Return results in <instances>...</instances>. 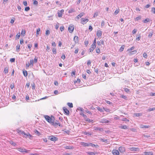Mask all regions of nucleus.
<instances>
[{
  "label": "nucleus",
  "instance_id": "obj_61",
  "mask_svg": "<svg viewBox=\"0 0 155 155\" xmlns=\"http://www.w3.org/2000/svg\"><path fill=\"white\" fill-rule=\"evenodd\" d=\"M32 86V89H35V84L34 83H33V84H31Z\"/></svg>",
  "mask_w": 155,
  "mask_h": 155
},
{
  "label": "nucleus",
  "instance_id": "obj_37",
  "mask_svg": "<svg viewBox=\"0 0 155 155\" xmlns=\"http://www.w3.org/2000/svg\"><path fill=\"white\" fill-rule=\"evenodd\" d=\"M20 49V45H17L16 46V50L18 52L19 51Z\"/></svg>",
  "mask_w": 155,
  "mask_h": 155
},
{
  "label": "nucleus",
  "instance_id": "obj_60",
  "mask_svg": "<svg viewBox=\"0 0 155 155\" xmlns=\"http://www.w3.org/2000/svg\"><path fill=\"white\" fill-rule=\"evenodd\" d=\"M10 143L11 145H13V146H15L16 145V143H15L14 142H13V141H11L10 142Z\"/></svg>",
  "mask_w": 155,
  "mask_h": 155
},
{
  "label": "nucleus",
  "instance_id": "obj_49",
  "mask_svg": "<svg viewBox=\"0 0 155 155\" xmlns=\"http://www.w3.org/2000/svg\"><path fill=\"white\" fill-rule=\"evenodd\" d=\"M141 16H139L138 17H137L136 18H135V20H137V21H138L140 19H141Z\"/></svg>",
  "mask_w": 155,
  "mask_h": 155
},
{
  "label": "nucleus",
  "instance_id": "obj_46",
  "mask_svg": "<svg viewBox=\"0 0 155 155\" xmlns=\"http://www.w3.org/2000/svg\"><path fill=\"white\" fill-rule=\"evenodd\" d=\"M155 110V108H150L148 109V111H153Z\"/></svg>",
  "mask_w": 155,
  "mask_h": 155
},
{
  "label": "nucleus",
  "instance_id": "obj_33",
  "mask_svg": "<svg viewBox=\"0 0 155 155\" xmlns=\"http://www.w3.org/2000/svg\"><path fill=\"white\" fill-rule=\"evenodd\" d=\"M134 115L136 117H139L142 116V114L140 113H134Z\"/></svg>",
  "mask_w": 155,
  "mask_h": 155
},
{
  "label": "nucleus",
  "instance_id": "obj_16",
  "mask_svg": "<svg viewBox=\"0 0 155 155\" xmlns=\"http://www.w3.org/2000/svg\"><path fill=\"white\" fill-rule=\"evenodd\" d=\"M102 35L101 31H98L97 32V35L99 37H101Z\"/></svg>",
  "mask_w": 155,
  "mask_h": 155
},
{
  "label": "nucleus",
  "instance_id": "obj_22",
  "mask_svg": "<svg viewBox=\"0 0 155 155\" xmlns=\"http://www.w3.org/2000/svg\"><path fill=\"white\" fill-rule=\"evenodd\" d=\"M136 53L137 51L136 50H134V51H131L130 52V53H129V55H131L134 54H136Z\"/></svg>",
  "mask_w": 155,
  "mask_h": 155
},
{
  "label": "nucleus",
  "instance_id": "obj_54",
  "mask_svg": "<svg viewBox=\"0 0 155 155\" xmlns=\"http://www.w3.org/2000/svg\"><path fill=\"white\" fill-rule=\"evenodd\" d=\"M124 91L126 92H127V93H128L130 91L129 89L127 88H124Z\"/></svg>",
  "mask_w": 155,
  "mask_h": 155
},
{
  "label": "nucleus",
  "instance_id": "obj_13",
  "mask_svg": "<svg viewBox=\"0 0 155 155\" xmlns=\"http://www.w3.org/2000/svg\"><path fill=\"white\" fill-rule=\"evenodd\" d=\"M143 155H153V154L152 152H144Z\"/></svg>",
  "mask_w": 155,
  "mask_h": 155
},
{
  "label": "nucleus",
  "instance_id": "obj_50",
  "mask_svg": "<svg viewBox=\"0 0 155 155\" xmlns=\"http://www.w3.org/2000/svg\"><path fill=\"white\" fill-rule=\"evenodd\" d=\"M40 31V28H39L37 30L36 34L37 35L39 34V32Z\"/></svg>",
  "mask_w": 155,
  "mask_h": 155
},
{
  "label": "nucleus",
  "instance_id": "obj_8",
  "mask_svg": "<svg viewBox=\"0 0 155 155\" xmlns=\"http://www.w3.org/2000/svg\"><path fill=\"white\" fill-rule=\"evenodd\" d=\"M81 144L84 147H89L90 146V143H86L84 142L81 143Z\"/></svg>",
  "mask_w": 155,
  "mask_h": 155
},
{
  "label": "nucleus",
  "instance_id": "obj_26",
  "mask_svg": "<svg viewBox=\"0 0 155 155\" xmlns=\"http://www.w3.org/2000/svg\"><path fill=\"white\" fill-rule=\"evenodd\" d=\"M20 36V33L19 32L17 34L15 38V39L17 40L19 38Z\"/></svg>",
  "mask_w": 155,
  "mask_h": 155
},
{
  "label": "nucleus",
  "instance_id": "obj_21",
  "mask_svg": "<svg viewBox=\"0 0 155 155\" xmlns=\"http://www.w3.org/2000/svg\"><path fill=\"white\" fill-rule=\"evenodd\" d=\"M125 46L124 45H122L121 46V47H120V49L119 51L120 52H122V51L124 48Z\"/></svg>",
  "mask_w": 155,
  "mask_h": 155
},
{
  "label": "nucleus",
  "instance_id": "obj_9",
  "mask_svg": "<svg viewBox=\"0 0 155 155\" xmlns=\"http://www.w3.org/2000/svg\"><path fill=\"white\" fill-rule=\"evenodd\" d=\"M112 153L114 155H119V151L116 150H114L112 151Z\"/></svg>",
  "mask_w": 155,
  "mask_h": 155
},
{
  "label": "nucleus",
  "instance_id": "obj_18",
  "mask_svg": "<svg viewBox=\"0 0 155 155\" xmlns=\"http://www.w3.org/2000/svg\"><path fill=\"white\" fill-rule=\"evenodd\" d=\"M74 40L75 43H77L78 41V37L77 36H74Z\"/></svg>",
  "mask_w": 155,
  "mask_h": 155
},
{
  "label": "nucleus",
  "instance_id": "obj_17",
  "mask_svg": "<svg viewBox=\"0 0 155 155\" xmlns=\"http://www.w3.org/2000/svg\"><path fill=\"white\" fill-rule=\"evenodd\" d=\"M90 146H91L93 147H95L96 148H97L99 147L98 145L97 144L95 145L91 143H90Z\"/></svg>",
  "mask_w": 155,
  "mask_h": 155
},
{
  "label": "nucleus",
  "instance_id": "obj_1",
  "mask_svg": "<svg viewBox=\"0 0 155 155\" xmlns=\"http://www.w3.org/2000/svg\"><path fill=\"white\" fill-rule=\"evenodd\" d=\"M44 117L45 120L49 123L51 124L52 121H53L54 120V117L51 116V117L48 115H45Z\"/></svg>",
  "mask_w": 155,
  "mask_h": 155
},
{
  "label": "nucleus",
  "instance_id": "obj_25",
  "mask_svg": "<svg viewBox=\"0 0 155 155\" xmlns=\"http://www.w3.org/2000/svg\"><path fill=\"white\" fill-rule=\"evenodd\" d=\"M153 31H151V32H149L148 37H149V38L151 37L153 34Z\"/></svg>",
  "mask_w": 155,
  "mask_h": 155
},
{
  "label": "nucleus",
  "instance_id": "obj_59",
  "mask_svg": "<svg viewBox=\"0 0 155 155\" xmlns=\"http://www.w3.org/2000/svg\"><path fill=\"white\" fill-rule=\"evenodd\" d=\"M81 80L79 79H78L77 81H74V83L75 84L77 82L80 83Z\"/></svg>",
  "mask_w": 155,
  "mask_h": 155
},
{
  "label": "nucleus",
  "instance_id": "obj_2",
  "mask_svg": "<svg viewBox=\"0 0 155 155\" xmlns=\"http://www.w3.org/2000/svg\"><path fill=\"white\" fill-rule=\"evenodd\" d=\"M17 150L18 151L22 153L25 152L26 153H28L29 151H30V150H26L25 148L22 147L18 148H17Z\"/></svg>",
  "mask_w": 155,
  "mask_h": 155
},
{
  "label": "nucleus",
  "instance_id": "obj_51",
  "mask_svg": "<svg viewBox=\"0 0 155 155\" xmlns=\"http://www.w3.org/2000/svg\"><path fill=\"white\" fill-rule=\"evenodd\" d=\"M96 47V45L95 44H92V45H91V48H94V49Z\"/></svg>",
  "mask_w": 155,
  "mask_h": 155
},
{
  "label": "nucleus",
  "instance_id": "obj_58",
  "mask_svg": "<svg viewBox=\"0 0 155 155\" xmlns=\"http://www.w3.org/2000/svg\"><path fill=\"white\" fill-rule=\"evenodd\" d=\"M38 57H35L34 58V61L35 63H37L38 61Z\"/></svg>",
  "mask_w": 155,
  "mask_h": 155
},
{
  "label": "nucleus",
  "instance_id": "obj_41",
  "mask_svg": "<svg viewBox=\"0 0 155 155\" xmlns=\"http://www.w3.org/2000/svg\"><path fill=\"white\" fill-rule=\"evenodd\" d=\"M15 20V18H13L10 21V23L11 24H13Z\"/></svg>",
  "mask_w": 155,
  "mask_h": 155
},
{
  "label": "nucleus",
  "instance_id": "obj_3",
  "mask_svg": "<svg viewBox=\"0 0 155 155\" xmlns=\"http://www.w3.org/2000/svg\"><path fill=\"white\" fill-rule=\"evenodd\" d=\"M81 23L82 24L84 25L89 21L87 18H82L81 19Z\"/></svg>",
  "mask_w": 155,
  "mask_h": 155
},
{
  "label": "nucleus",
  "instance_id": "obj_39",
  "mask_svg": "<svg viewBox=\"0 0 155 155\" xmlns=\"http://www.w3.org/2000/svg\"><path fill=\"white\" fill-rule=\"evenodd\" d=\"M141 35H139L138 36H137V37L136 38V40H137V41H139L140 39V38H141Z\"/></svg>",
  "mask_w": 155,
  "mask_h": 155
},
{
  "label": "nucleus",
  "instance_id": "obj_15",
  "mask_svg": "<svg viewBox=\"0 0 155 155\" xmlns=\"http://www.w3.org/2000/svg\"><path fill=\"white\" fill-rule=\"evenodd\" d=\"M18 133L20 134H22V135H25V132L24 131H21V130H17Z\"/></svg>",
  "mask_w": 155,
  "mask_h": 155
},
{
  "label": "nucleus",
  "instance_id": "obj_6",
  "mask_svg": "<svg viewBox=\"0 0 155 155\" xmlns=\"http://www.w3.org/2000/svg\"><path fill=\"white\" fill-rule=\"evenodd\" d=\"M49 139L51 141H54L58 140V138L53 136L49 137Z\"/></svg>",
  "mask_w": 155,
  "mask_h": 155
},
{
  "label": "nucleus",
  "instance_id": "obj_64",
  "mask_svg": "<svg viewBox=\"0 0 155 155\" xmlns=\"http://www.w3.org/2000/svg\"><path fill=\"white\" fill-rule=\"evenodd\" d=\"M64 29V26H61L60 28V30L61 31H62Z\"/></svg>",
  "mask_w": 155,
  "mask_h": 155
},
{
  "label": "nucleus",
  "instance_id": "obj_44",
  "mask_svg": "<svg viewBox=\"0 0 155 155\" xmlns=\"http://www.w3.org/2000/svg\"><path fill=\"white\" fill-rule=\"evenodd\" d=\"M15 61V59L14 58H12L10 59V61L11 62H14Z\"/></svg>",
  "mask_w": 155,
  "mask_h": 155
},
{
  "label": "nucleus",
  "instance_id": "obj_4",
  "mask_svg": "<svg viewBox=\"0 0 155 155\" xmlns=\"http://www.w3.org/2000/svg\"><path fill=\"white\" fill-rule=\"evenodd\" d=\"M54 122V120L53 121H52V122L51 123V124L52 125H53L55 127L57 126V125H58L60 127L61 126V124H60L58 122V121L56 120V122Z\"/></svg>",
  "mask_w": 155,
  "mask_h": 155
},
{
  "label": "nucleus",
  "instance_id": "obj_53",
  "mask_svg": "<svg viewBox=\"0 0 155 155\" xmlns=\"http://www.w3.org/2000/svg\"><path fill=\"white\" fill-rule=\"evenodd\" d=\"M143 57H144L145 58H147V54L146 53H144L143 54Z\"/></svg>",
  "mask_w": 155,
  "mask_h": 155
},
{
  "label": "nucleus",
  "instance_id": "obj_38",
  "mask_svg": "<svg viewBox=\"0 0 155 155\" xmlns=\"http://www.w3.org/2000/svg\"><path fill=\"white\" fill-rule=\"evenodd\" d=\"M150 126H146V125H143L142 127H141V128H148L149 127H150Z\"/></svg>",
  "mask_w": 155,
  "mask_h": 155
},
{
  "label": "nucleus",
  "instance_id": "obj_5",
  "mask_svg": "<svg viewBox=\"0 0 155 155\" xmlns=\"http://www.w3.org/2000/svg\"><path fill=\"white\" fill-rule=\"evenodd\" d=\"M74 28L73 25H70L68 28V31L70 33H72L74 30Z\"/></svg>",
  "mask_w": 155,
  "mask_h": 155
},
{
  "label": "nucleus",
  "instance_id": "obj_55",
  "mask_svg": "<svg viewBox=\"0 0 155 155\" xmlns=\"http://www.w3.org/2000/svg\"><path fill=\"white\" fill-rule=\"evenodd\" d=\"M104 110H105L106 112H109L110 111V110L109 109L107 108H105L103 107Z\"/></svg>",
  "mask_w": 155,
  "mask_h": 155
},
{
  "label": "nucleus",
  "instance_id": "obj_31",
  "mask_svg": "<svg viewBox=\"0 0 155 155\" xmlns=\"http://www.w3.org/2000/svg\"><path fill=\"white\" fill-rule=\"evenodd\" d=\"M52 52L53 54H56V49L55 48L52 49Z\"/></svg>",
  "mask_w": 155,
  "mask_h": 155
},
{
  "label": "nucleus",
  "instance_id": "obj_10",
  "mask_svg": "<svg viewBox=\"0 0 155 155\" xmlns=\"http://www.w3.org/2000/svg\"><path fill=\"white\" fill-rule=\"evenodd\" d=\"M84 15V13H81L76 17L75 19H79L80 18H81Z\"/></svg>",
  "mask_w": 155,
  "mask_h": 155
},
{
  "label": "nucleus",
  "instance_id": "obj_57",
  "mask_svg": "<svg viewBox=\"0 0 155 155\" xmlns=\"http://www.w3.org/2000/svg\"><path fill=\"white\" fill-rule=\"evenodd\" d=\"M50 31L49 30H47L46 31L45 34L47 35H48L50 34Z\"/></svg>",
  "mask_w": 155,
  "mask_h": 155
},
{
  "label": "nucleus",
  "instance_id": "obj_11",
  "mask_svg": "<svg viewBox=\"0 0 155 155\" xmlns=\"http://www.w3.org/2000/svg\"><path fill=\"white\" fill-rule=\"evenodd\" d=\"M100 122L102 123H108L109 121L106 119H101Z\"/></svg>",
  "mask_w": 155,
  "mask_h": 155
},
{
  "label": "nucleus",
  "instance_id": "obj_27",
  "mask_svg": "<svg viewBox=\"0 0 155 155\" xmlns=\"http://www.w3.org/2000/svg\"><path fill=\"white\" fill-rule=\"evenodd\" d=\"M97 109L99 110V111L102 112L104 111V109L103 108L102 109V108H101L99 107H97Z\"/></svg>",
  "mask_w": 155,
  "mask_h": 155
},
{
  "label": "nucleus",
  "instance_id": "obj_48",
  "mask_svg": "<svg viewBox=\"0 0 155 155\" xmlns=\"http://www.w3.org/2000/svg\"><path fill=\"white\" fill-rule=\"evenodd\" d=\"M151 12H153L154 14H155V8L154 7L152 8Z\"/></svg>",
  "mask_w": 155,
  "mask_h": 155
},
{
  "label": "nucleus",
  "instance_id": "obj_34",
  "mask_svg": "<svg viewBox=\"0 0 155 155\" xmlns=\"http://www.w3.org/2000/svg\"><path fill=\"white\" fill-rule=\"evenodd\" d=\"M120 11L119 9H117L116 10L114 13V14L115 15H117L119 12Z\"/></svg>",
  "mask_w": 155,
  "mask_h": 155
},
{
  "label": "nucleus",
  "instance_id": "obj_35",
  "mask_svg": "<svg viewBox=\"0 0 155 155\" xmlns=\"http://www.w3.org/2000/svg\"><path fill=\"white\" fill-rule=\"evenodd\" d=\"M25 32H25V30H22L21 32V34L23 36H24L25 35Z\"/></svg>",
  "mask_w": 155,
  "mask_h": 155
},
{
  "label": "nucleus",
  "instance_id": "obj_20",
  "mask_svg": "<svg viewBox=\"0 0 155 155\" xmlns=\"http://www.w3.org/2000/svg\"><path fill=\"white\" fill-rule=\"evenodd\" d=\"M8 67H6L5 68V69H4V71L5 73L6 74H7V73H8Z\"/></svg>",
  "mask_w": 155,
  "mask_h": 155
},
{
  "label": "nucleus",
  "instance_id": "obj_52",
  "mask_svg": "<svg viewBox=\"0 0 155 155\" xmlns=\"http://www.w3.org/2000/svg\"><path fill=\"white\" fill-rule=\"evenodd\" d=\"M85 120L87 121H88L89 122H91L93 121L92 120H90L89 118H87Z\"/></svg>",
  "mask_w": 155,
  "mask_h": 155
},
{
  "label": "nucleus",
  "instance_id": "obj_23",
  "mask_svg": "<svg viewBox=\"0 0 155 155\" xmlns=\"http://www.w3.org/2000/svg\"><path fill=\"white\" fill-rule=\"evenodd\" d=\"M23 73L25 77L27 76L28 75V74H27V71H26L24 70V71H23Z\"/></svg>",
  "mask_w": 155,
  "mask_h": 155
},
{
  "label": "nucleus",
  "instance_id": "obj_42",
  "mask_svg": "<svg viewBox=\"0 0 155 155\" xmlns=\"http://www.w3.org/2000/svg\"><path fill=\"white\" fill-rule=\"evenodd\" d=\"M98 12L96 11V12L95 13L94 15V17H95L98 16Z\"/></svg>",
  "mask_w": 155,
  "mask_h": 155
},
{
  "label": "nucleus",
  "instance_id": "obj_24",
  "mask_svg": "<svg viewBox=\"0 0 155 155\" xmlns=\"http://www.w3.org/2000/svg\"><path fill=\"white\" fill-rule=\"evenodd\" d=\"M65 148L66 149H72L73 148V147L71 146H66L65 147Z\"/></svg>",
  "mask_w": 155,
  "mask_h": 155
},
{
  "label": "nucleus",
  "instance_id": "obj_12",
  "mask_svg": "<svg viewBox=\"0 0 155 155\" xmlns=\"http://www.w3.org/2000/svg\"><path fill=\"white\" fill-rule=\"evenodd\" d=\"M119 150L120 152L121 153H123L125 151V149L124 147H119Z\"/></svg>",
  "mask_w": 155,
  "mask_h": 155
},
{
  "label": "nucleus",
  "instance_id": "obj_47",
  "mask_svg": "<svg viewBox=\"0 0 155 155\" xmlns=\"http://www.w3.org/2000/svg\"><path fill=\"white\" fill-rule=\"evenodd\" d=\"M38 2L36 0H33V4L35 5H37L38 4Z\"/></svg>",
  "mask_w": 155,
  "mask_h": 155
},
{
  "label": "nucleus",
  "instance_id": "obj_63",
  "mask_svg": "<svg viewBox=\"0 0 155 155\" xmlns=\"http://www.w3.org/2000/svg\"><path fill=\"white\" fill-rule=\"evenodd\" d=\"M143 21L144 23H147L149 21V20L147 19H145L143 20Z\"/></svg>",
  "mask_w": 155,
  "mask_h": 155
},
{
  "label": "nucleus",
  "instance_id": "obj_45",
  "mask_svg": "<svg viewBox=\"0 0 155 155\" xmlns=\"http://www.w3.org/2000/svg\"><path fill=\"white\" fill-rule=\"evenodd\" d=\"M134 47H132L131 48L127 50V51H129V52H130L131 51L133 50L134 49Z\"/></svg>",
  "mask_w": 155,
  "mask_h": 155
},
{
  "label": "nucleus",
  "instance_id": "obj_14",
  "mask_svg": "<svg viewBox=\"0 0 155 155\" xmlns=\"http://www.w3.org/2000/svg\"><path fill=\"white\" fill-rule=\"evenodd\" d=\"M130 150L132 151H137L139 150L138 148L131 147L130 148Z\"/></svg>",
  "mask_w": 155,
  "mask_h": 155
},
{
  "label": "nucleus",
  "instance_id": "obj_36",
  "mask_svg": "<svg viewBox=\"0 0 155 155\" xmlns=\"http://www.w3.org/2000/svg\"><path fill=\"white\" fill-rule=\"evenodd\" d=\"M74 12H75V10L73 8H71L68 11V12L69 13H71Z\"/></svg>",
  "mask_w": 155,
  "mask_h": 155
},
{
  "label": "nucleus",
  "instance_id": "obj_29",
  "mask_svg": "<svg viewBox=\"0 0 155 155\" xmlns=\"http://www.w3.org/2000/svg\"><path fill=\"white\" fill-rule=\"evenodd\" d=\"M67 105L70 108H72L73 107V105L72 103H67Z\"/></svg>",
  "mask_w": 155,
  "mask_h": 155
},
{
  "label": "nucleus",
  "instance_id": "obj_62",
  "mask_svg": "<svg viewBox=\"0 0 155 155\" xmlns=\"http://www.w3.org/2000/svg\"><path fill=\"white\" fill-rule=\"evenodd\" d=\"M79 49L78 48H77V49H76L74 52V53L75 54H77L78 53V51H79Z\"/></svg>",
  "mask_w": 155,
  "mask_h": 155
},
{
  "label": "nucleus",
  "instance_id": "obj_19",
  "mask_svg": "<svg viewBox=\"0 0 155 155\" xmlns=\"http://www.w3.org/2000/svg\"><path fill=\"white\" fill-rule=\"evenodd\" d=\"M87 153L90 155H95V154L97 153L95 152H91L89 151L87 152Z\"/></svg>",
  "mask_w": 155,
  "mask_h": 155
},
{
  "label": "nucleus",
  "instance_id": "obj_40",
  "mask_svg": "<svg viewBox=\"0 0 155 155\" xmlns=\"http://www.w3.org/2000/svg\"><path fill=\"white\" fill-rule=\"evenodd\" d=\"M35 133L37 134L38 135H39L40 134V132L37 130H35L34 131Z\"/></svg>",
  "mask_w": 155,
  "mask_h": 155
},
{
  "label": "nucleus",
  "instance_id": "obj_43",
  "mask_svg": "<svg viewBox=\"0 0 155 155\" xmlns=\"http://www.w3.org/2000/svg\"><path fill=\"white\" fill-rule=\"evenodd\" d=\"M30 8L29 7H26L25 8V11H28L30 10Z\"/></svg>",
  "mask_w": 155,
  "mask_h": 155
},
{
  "label": "nucleus",
  "instance_id": "obj_32",
  "mask_svg": "<svg viewBox=\"0 0 155 155\" xmlns=\"http://www.w3.org/2000/svg\"><path fill=\"white\" fill-rule=\"evenodd\" d=\"M34 62V61L33 60V59H31L30 60V63H29V64L30 65H32V66H33V65Z\"/></svg>",
  "mask_w": 155,
  "mask_h": 155
},
{
  "label": "nucleus",
  "instance_id": "obj_7",
  "mask_svg": "<svg viewBox=\"0 0 155 155\" xmlns=\"http://www.w3.org/2000/svg\"><path fill=\"white\" fill-rule=\"evenodd\" d=\"M63 110L64 112V113L67 115H68L69 114V110L65 107H63Z\"/></svg>",
  "mask_w": 155,
  "mask_h": 155
},
{
  "label": "nucleus",
  "instance_id": "obj_30",
  "mask_svg": "<svg viewBox=\"0 0 155 155\" xmlns=\"http://www.w3.org/2000/svg\"><path fill=\"white\" fill-rule=\"evenodd\" d=\"M120 128L122 129H127V126L126 125H123L121 126Z\"/></svg>",
  "mask_w": 155,
  "mask_h": 155
},
{
  "label": "nucleus",
  "instance_id": "obj_28",
  "mask_svg": "<svg viewBox=\"0 0 155 155\" xmlns=\"http://www.w3.org/2000/svg\"><path fill=\"white\" fill-rule=\"evenodd\" d=\"M25 135H23V136L25 137H29V136H30V137H31V135H30V134H26L25 132Z\"/></svg>",
  "mask_w": 155,
  "mask_h": 155
},
{
  "label": "nucleus",
  "instance_id": "obj_56",
  "mask_svg": "<svg viewBox=\"0 0 155 155\" xmlns=\"http://www.w3.org/2000/svg\"><path fill=\"white\" fill-rule=\"evenodd\" d=\"M58 16L59 17H61L62 15V14L60 12H59L58 13Z\"/></svg>",
  "mask_w": 155,
  "mask_h": 155
}]
</instances>
